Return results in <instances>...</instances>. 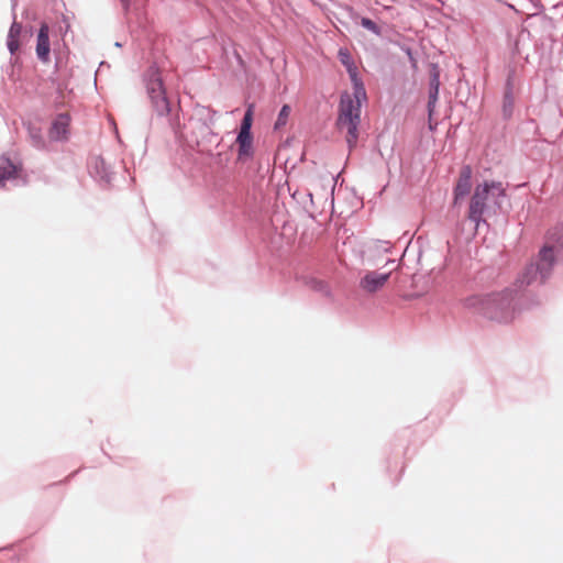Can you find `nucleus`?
I'll return each mask as SVG.
<instances>
[{"instance_id":"nucleus-3","label":"nucleus","mask_w":563,"mask_h":563,"mask_svg":"<svg viewBox=\"0 0 563 563\" xmlns=\"http://www.w3.org/2000/svg\"><path fill=\"white\" fill-rule=\"evenodd\" d=\"M505 196L506 188L500 181H484L478 184L471 197L468 218L475 222L477 227L490 203L499 206V199Z\"/></svg>"},{"instance_id":"nucleus-6","label":"nucleus","mask_w":563,"mask_h":563,"mask_svg":"<svg viewBox=\"0 0 563 563\" xmlns=\"http://www.w3.org/2000/svg\"><path fill=\"white\" fill-rule=\"evenodd\" d=\"M389 277L390 272H367L360 280V288L367 294L377 292L385 286Z\"/></svg>"},{"instance_id":"nucleus-18","label":"nucleus","mask_w":563,"mask_h":563,"mask_svg":"<svg viewBox=\"0 0 563 563\" xmlns=\"http://www.w3.org/2000/svg\"><path fill=\"white\" fill-rule=\"evenodd\" d=\"M361 24L363 27H365L366 30L379 35L380 34V29L377 26V24L372 21L371 19L368 18H362L361 20Z\"/></svg>"},{"instance_id":"nucleus-13","label":"nucleus","mask_w":563,"mask_h":563,"mask_svg":"<svg viewBox=\"0 0 563 563\" xmlns=\"http://www.w3.org/2000/svg\"><path fill=\"white\" fill-rule=\"evenodd\" d=\"M439 87H440V78H439V73L435 70L432 73L431 78H430V92H429V101H428V110H429L430 118L433 113L435 103L438 101Z\"/></svg>"},{"instance_id":"nucleus-8","label":"nucleus","mask_w":563,"mask_h":563,"mask_svg":"<svg viewBox=\"0 0 563 563\" xmlns=\"http://www.w3.org/2000/svg\"><path fill=\"white\" fill-rule=\"evenodd\" d=\"M238 145V161L246 162L254 155L253 135L239 133L235 140Z\"/></svg>"},{"instance_id":"nucleus-19","label":"nucleus","mask_w":563,"mask_h":563,"mask_svg":"<svg viewBox=\"0 0 563 563\" xmlns=\"http://www.w3.org/2000/svg\"><path fill=\"white\" fill-rule=\"evenodd\" d=\"M95 164H96V167L98 168L99 165L101 166L102 170H103V174L100 176L102 179H104L106 181H109V175H108V172H107V168H106V165H104V162L103 159H100V158H96L95 161Z\"/></svg>"},{"instance_id":"nucleus-14","label":"nucleus","mask_w":563,"mask_h":563,"mask_svg":"<svg viewBox=\"0 0 563 563\" xmlns=\"http://www.w3.org/2000/svg\"><path fill=\"white\" fill-rule=\"evenodd\" d=\"M336 243H341L343 246L351 245L357 242V238L354 232L346 227H340L335 234Z\"/></svg>"},{"instance_id":"nucleus-16","label":"nucleus","mask_w":563,"mask_h":563,"mask_svg":"<svg viewBox=\"0 0 563 563\" xmlns=\"http://www.w3.org/2000/svg\"><path fill=\"white\" fill-rule=\"evenodd\" d=\"M310 287H311L312 290H314L317 292H320L321 295H323L325 297H330L331 296V288L323 280H312Z\"/></svg>"},{"instance_id":"nucleus-9","label":"nucleus","mask_w":563,"mask_h":563,"mask_svg":"<svg viewBox=\"0 0 563 563\" xmlns=\"http://www.w3.org/2000/svg\"><path fill=\"white\" fill-rule=\"evenodd\" d=\"M48 33V25L46 23H43L37 34L36 55L44 63L49 60L51 48Z\"/></svg>"},{"instance_id":"nucleus-17","label":"nucleus","mask_w":563,"mask_h":563,"mask_svg":"<svg viewBox=\"0 0 563 563\" xmlns=\"http://www.w3.org/2000/svg\"><path fill=\"white\" fill-rule=\"evenodd\" d=\"M290 112L291 109L288 104L283 106V108L279 111L278 118L275 122V129H280L287 123Z\"/></svg>"},{"instance_id":"nucleus-21","label":"nucleus","mask_w":563,"mask_h":563,"mask_svg":"<svg viewBox=\"0 0 563 563\" xmlns=\"http://www.w3.org/2000/svg\"><path fill=\"white\" fill-rule=\"evenodd\" d=\"M389 249H383V256L386 260V263H394V261H390L386 255L388 254Z\"/></svg>"},{"instance_id":"nucleus-12","label":"nucleus","mask_w":563,"mask_h":563,"mask_svg":"<svg viewBox=\"0 0 563 563\" xmlns=\"http://www.w3.org/2000/svg\"><path fill=\"white\" fill-rule=\"evenodd\" d=\"M22 33L21 23L13 22L10 26L7 45L11 54H15L20 48V35Z\"/></svg>"},{"instance_id":"nucleus-20","label":"nucleus","mask_w":563,"mask_h":563,"mask_svg":"<svg viewBox=\"0 0 563 563\" xmlns=\"http://www.w3.org/2000/svg\"><path fill=\"white\" fill-rule=\"evenodd\" d=\"M511 106H512L511 96H510V93H506L505 95V103H504V111H505V113H510Z\"/></svg>"},{"instance_id":"nucleus-15","label":"nucleus","mask_w":563,"mask_h":563,"mask_svg":"<svg viewBox=\"0 0 563 563\" xmlns=\"http://www.w3.org/2000/svg\"><path fill=\"white\" fill-rule=\"evenodd\" d=\"M254 104H249L244 118L241 123L240 132L245 134H252L251 128L253 123Z\"/></svg>"},{"instance_id":"nucleus-10","label":"nucleus","mask_w":563,"mask_h":563,"mask_svg":"<svg viewBox=\"0 0 563 563\" xmlns=\"http://www.w3.org/2000/svg\"><path fill=\"white\" fill-rule=\"evenodd\" d=\"M70 118L68 114L63 113L59 114L52 124L49 130V136L53 140H63L66 139L68 134Z\"/></svg>"},{"instance_id":"nucleus-2","label":"nucleus","mask_w":563,"mask_h":563,"mask_svg":"<svg viewBox=\"0 0 563 563\" xmlns=\"http://www.w3.org/2000/svg\"><path fill=\"white\" fill-rule=\"evenodd\" d=\"M512 299V291L507 289L496 294L471 296L465 298L463 303L466 308L483 311L490 319L509 321L514 317L511 310Z\"/></svg>"},{"instance_id":"nucleus-4","label":"nucleus","mask_w":563,"mask_h":563,"mask_svg":"<svg viewBox=\"0 0 563 563\" xmlns=\"http://www.w3.org/2000/svg\"><path fill=\"white\" fill-rule=\"evenodd\" d=\"M553 261V249H541L538 261L528 264L517 278L516 286L518 289H523L530 286L538 280L539 276L541 282H543L550 272Z\"/></svg>"},{"instance_id":"nucleus-11","label":"nucleus","mask_w":563,"mask_h":563,"mask_svg":"<svg viewBox=\"0 0 563 563\" xmlns=\"http://www.w3.org/2000/svg\"><path fill=\"white\" fill-rule=\"evenodd\" d=\"M19 168L9 158L0 157V187H4L5 180L18 177Z\"/></svg>"},{"instance_id":"nucleus-7","label":"nucleus","mask_w":563,"mask_h":563,"mask_svg":"<svg viewBox=\"0 0 563 563\" xmlns=\"http://www.w3.org/2000/svg\"><path fill=\"white\" fill-rule=\"evenodd\" d=\"M472 168L470 165H465L461 168L457 183L454 188V201L455 203L468 195L471 190Z\"/></svg>"},{"instance_id":"nucleus-1","label":"nucleus","mask_w":563,"mask_h":563,"mask_svg":"<svg viewBox=\"0 0 563 563\" xmlns=\"http://www.w3.org/2000/svg\"><path fill=\"white\" fill-rule=\"evenodd\" d=\"M355 82V91L351 93H343L339 106V117L336 125L340 131L346 133V142L350 148L356 145L358 139V125L361 123V98L365 97L364 87L357 82L356 75L351 74Z\"/></svg>"},{"instance_id":"nucleus-5","label":"nucleus","mask_w":563,"mask_h":563,"mask_svg":"<svg viewBox=\"0 0 563 563\" xmlns=\"http://www.w3.org/2000/svg\"><path fill=\"white\" fill-rule=\"evenodd\" d=\"M147 93L153 102L154 108L159 114L169 112V103L165 96L162 78L156 70L151 71L146 82Z\"/></svg>"}]
</instances>
